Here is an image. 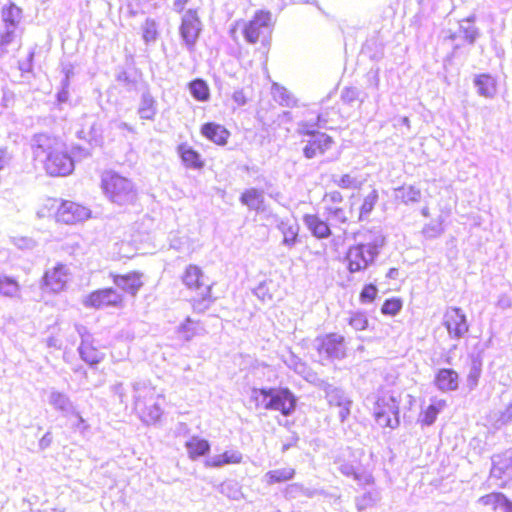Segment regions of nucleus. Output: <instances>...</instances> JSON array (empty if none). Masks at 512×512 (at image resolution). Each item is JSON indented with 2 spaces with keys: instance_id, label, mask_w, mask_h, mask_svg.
<instances>
[{
  "instance_id": "f257e3e1",
  "label": "nucleus",
  "mask_w": 512,
  "mask_h": 512,
  "mask_svg": "<svg viewBox=\"0 0 512 512\" xmlns=\"http://www.w3.org/2000/svg\"><path fill=\"white\" fill-rule=\"evenodd\" d=\"M34 146L46 154L44 169L52 177L67 176L74 170V160L66 145L57 137L38 134L34 138Z\"/></svg>"
},
{
  "instance_id": "f03ea898",
  "label": "nucleus",
  "mask_w": 512,
  "mask_h": 512,
  "mask_svg": "<svg viewBox=\"0 0 512 512\" xmlns=\"http://www.w3.org/2000/svg\"><path fill=\"white\" fill-rule=\"evenodd\" d=\"M251 401L256 409L277 411L282 416L291 415L297 404L296 396L287 387L254 388Z\"/></svg>"
},
{
  "instance_id": "7ed1b4c3",
  "label": "nucleus",
  "mask_w": 512,
  "mask_h": 512,
  "mask_svg": "<svg viewBox=\"0 0 512 512\" xmlns=\"http://www.w3.org/2000/svg\"><path fill=\"white\" fill-rule=\"evenodd\" d=\"M273 19L270 11H256L249 21H238L231 28L233 35L240 28L245 41L251 45H260L265 53L268 52L273 31Z\"/></svg>"
},
{
  "instance_id": "20e7f679",
  "label": "nucleus",
  "mask_w": 512,
  "mask_h": 512,
  "mask_svg": "<svg viewBox=\"0 0 512 512\" xmlns=\"http://www.w3.org/2000/svg\"><path fill=\"white\" fill-rule=\"evenodd\" d=\"M384 244V238L375 231H368L363 242L349 247L346 253L347 268L350 272L364 270L373 262Z\"/></svg>"
},
{
  "instance_id": "39448f33",
  "label": "nucleus",
  "mask_w": 512,
  "mask_h": 512,
  "mask_svg": "<svg viewBox=\"0 0 512 512\" xmlns=\"http://www.w3.org/2000/svg\"><path fill=\"white\" fill-rule=\"evenodd\" d=\"M182 281L191 293L189 301L195 311L203 312L215 300L211 295V285L206 282L205 275L198 265H188Z\"/></svg>"
},
{
  "instance_id": "423d86ee",
  "label": "nucleus",
  "mask_w": 512,
  "mask_h": 512,
  "mask_svg": "<svg viewBox=\"0 0 512 512\" xmlns=\"http://www.w3.org/2000/svg\"><path fill=\"white\" fill-rule=\"evenodd\" d=\"M101 188L105 196L118 205L133 203L137 197L132 181L113 170L102 173Z\"/></svg>"
},
{
  "instance_id": "0eeeda50",
  "label": "nucleus",
  "mask_w": 512,
  "mask_h": 512,
  "mask_svg": "<svg viewBox=\"0 0 512 512\" xmlns=\"http://www.w3.org/2000/svg\"><path fill=\"white\" fill-rule=\"evenodd\" d=\"M298 134L301 136L303 144V155L307 159L323 156L334 145V140L330 135L313 129L312 125L307 122L299 124Z\"/></svg>"
},
{
  "instance_id": "6e6552de",
  "label": "nucleus",
  "mask_w": 512,
  "mask_h": 512,
  "mask_svg": "<svg viewBox=\"0 0 512 512\" xmlns=\"http://www.w3.org/2000/svg\"><path fill=\"white\" fill-rule=\"evenodd\" d=\"M400 399V394L394 392L382 393L377 398L374 406V418L380 427L390 429L398 427Z\"/></svg>"
},
{
  "instance_id": "1a4fd4ad",
  "label": "nucleus",
  "mask_w": 512,
  "mask_h": 512,
  "mask_svg": "<svg viewBox=\"0 0 512 512\" xmlns=\"http://www.w3.org/2000/svg\"><path fill=\"white\" fill-rule=\"evenodd\" d=\"M125 303V297L116 288L102 287L88 293L83 304L87 308H122Z\"/></svg>"
},
{
  "instance_id": "9d476101",
  "label": "nucleus",
  "mask_w": 512,
  "mask_h": 512,
  "mask_svg": "<svg viewBox=\"0 0 512 512\" xmlns=\"http://www.w3.org/2000/svg\"><path fill=\"white\" fill-rule=\"evenodd\" d=\"M109 277L123 296L126 294L135 297L144 286V274L138 270L110 272Z\"/></svg>"
},
{
  "instance_id": "9b49d317",
  "label": "nucleus",
  "mask_w": 512,
  "mask_h": 512,
  "mask_svg": "<svg viewBox=\"0 0 512 512\" xmlns=\"http://www.w3.org/2000/svg\"><path fill=\"white\" fill-rule=\"evenodd\" d=\"M202 24L196 9L187 10L179 26V33L188 49L192 50L201 34Z\"/></svg>"
},
{
  "instance_id": "f8f14e48",
  "label": "nucleus",
  "mask_w": 512,
  "mask_h": 512,
  "mask_svg": "<svg viewBox=\"0 0 512 512\" xmlns=\"http://www.w3.org/2000/svg\"><path fill=\"white\" fill-rule=\"evenodd\" d=\"M1 18L5 24V30H0V44L5 45L12 41L15 29L22 18V10L14 3H9L2 7Z\"/></svg>"
},
{
  "instance_id": "ddd939ff",
  "label": "nucleus",
  "mask_w": 512,
  "mask_h": 512,
  "mask_svg": "<svg viewBox=\"0 0 512 512\" xmlns=\"http://www.w3.org/2000/svg\"><path fill=\"white\" fill-rule=\"evenodd\" d=\"M70 279V272L66 264L58 263L44 273L42 284L52 292L64 290Z\"/></svg>"
},
{
  "instance_id": "4468645a",
  "label": "nucleus",
  "mask_w": 512,
  "mask_h": 512,
  "mask_svg": "<svg viewBox=\"0 0 512 512\" xmlns=\"http://www.w3.org/2000/svg\"><path fill=\"white\" fill-rule=\"evenodd\" d=\"M89 215V210L85 206L62 199L56 221L64 224H76L87 219Z\"/></svg>"
},
{
  "instance_id": "2eb2a0df",
  "label": "nucleus",
  "mask_w": 512,
  "mask_h": 512,
  "mask_svg": "<svg viewBox=\"0 0 512 512\" xmlns=\"http://www.w3.org/2000/svg\"><path fill=\"white\" fill-rule=\"evenodd\" d=\"M443 324L450 337L456 339L464 336L469 329L465 314L457 307H452L446 310Z\"/></svg>"
},
{
  "instance_id": "dca6fc26",
  "label": "nucleus",
  "mask_w": 512,
  "mask_h": 512,
  "mask_svg": "<svg viewBox=\"0 0 512 512\" xmlns=\"http://www.w3.org/2000/svg\"><path fill=\"white\" fill-rule=\"evenodd\" d=\"M344 337L337 333H328L318 337L317 351L330 358H340L345 354Z\"/></svg>"
},
{
  "instance_id": "f3484780",
  "label": "nucleus",
  "mask_w": 512,
  "mask_h": 512,
  "mask_svg": "<svg viewBox=\"0 0 512 512\" xmlns=\"http://www.w3.org/2000/svg\"><path fill=\"white\" fill-rule=\"evenodd\" d=\"M490 477L499 480L501 487H505L512 480V453L499 454L494 457Z\"/></svg>"
},
{
  "instance_id": "a211bd4d",
  "label": "nucleus",
  "mask_w": 512,
  "mask_h": 512,
  "mask_svg": "<svg viewBox=\"0 0 512 512\" xmlns=\"http://www.w3.org/2000/svg\"><path fill=\"white\" fill-rule=\"evenodd\" d=\"M201 135L217 146H226L231 136L230 131L223 125L209 121L200 127Z\"/></svg>"
},
{
  "instance_id": "6ab92c4d",
  "label": "nucleus",
  "mask_w": 512,
  "mask_h": 512,
  "mask_svg": "<svg viewBox=\"0 0 512 512\" xmlns=\"http://www.w3.org/2000/svg\"><path fill=\"white\" fill-rule=\"evenodd\" d=\"M135 408L141 419L146 423L155 422L161 416V407L157 404L153 395L138 398Z\"/></svg>"
},
{
  "instance_id": "aec40b11",
  "label": "nucleus",
  "mask_w": 512,
  "mask_h": 512,
  "mask_svg": "<svg viewBox=\"0 0 512 512\" xmlns=\"http://www.w3.org/2000/svg\"><path fill=\"white\" fill-rule=\"evenodd\" d=\"M434 384L442 392L455 391L459 386V374L451 368L439 369L435 374Z\"/></svg>"
},
{
  "instance_id": "412c9836",
  "label": "nucleus",
  "mask_w": 512,
  "mask_h": 512,
  "mask_svg": "<svg viewBox=\"0 0 512 512\" xmlns=\"http://www.w3.org/2000/svg\"><path fill=\"white\" fill-rule=\"evenodd\" d=\"M177 153L185 167L200 170L205 162L201 154L187 143H181L177 146Z\"/></svg>"
},
{
  "instance_id": "4be33fe9",
  "label": "nucleus",
  "mask_w": 512,
  "mask_h": 512,
  "mask_svg": "<svg viewBox=\"0 0 512 512\" xmlns=\"http://www.w3.org/2000/svg\"><path fill=\"white\" fill-rule=\"evenodd\" d=\"M79 353L81 358L89 365H96L102 361L104 355L95 344L94 339L87 337L83 338L79 346Z\"/></svg>"
},
{
  "instance_id": "5701e85b",
  "label": "nucleus",
  "mask_w": 512,
  "mask_h": 512,
  "mask_svg": "<svg viewBox=\"0 0 512 512\" xmlns=\"http://www.w3.org/2000/svg\"><path fill=\"white\" fill-rule=\"evenodd\" d=\"M303 221L308 230L318 239L328 238L331 235V229L326 221L315 214H305Z\"/></svg>"
},
{
  "instance_id": "b1692460",
  "label": "nucleus",
  "mask_w": 512,
  "mask_h": 512,
  "mask_svg": "<svg viewBox=\"0 0 512 512\" xmlns=\"http://www.w3.org/2000/svg\"><path fill=\"white\" fill-rule=\"evenodd\" d=\"M445 407L446 401L444 399H432L431 403L428 406L420 410L418 422L422 426L432 425L436 421L438 414Z\"/></svg>"
},
{
  "instance_id": "393cba45",
  "label": "nucleus",
  "mask_w": 512,
  "mask_h": 512,
  "mask_svg": "<svg viewBox=\"0 0 512 512\" xmlns=\"http://www.w3.org/2000/svg\"><path fill=\"white\" fill-rule=\"evenodd\" d=\"M479 502L493 511L503 509L512 512V502L501 492H491L479 498Z\"/></svg>"
},
{
  "instance_id": "a878e982",
  "label": "nucleus",
  "mask_w": 512,
  "mask_h": 512,
  "mask_svg": "<svg viewBox=\"0 0 512 512\" xmlns=\"http://www.w3.org/2000/svg\"><path fill=\"white\" fill-rule=\"evenodd\" d=\"M243 460L242 454L237 450H226L221 454L206 459L205 466L218 468L224 465L240 464Z\"/></svg>"
},
{
  "instance_id": "bb28decb",
  "label": "nucleus",
  "mask_w": 512,
  "mask_h": 512,
  "mask_svg": "<svg viewBox=\"0 0 512 512\" xmlns=\"http://www.w3.org/2000/svg\"><path fill=\"white\" fill-rule=\"evenodd\" d=\"M279 229L283 236V244L289 247L296 244L300 231V226L296 219H283L279 224Z\"/></svg>"
},
{
  "instance_id": "cd10ccee",
  "label": "nucleus",
  "mask_w": 512,
  "mask_h": 512,
  "mask_svg": "<svg viewBox=\"0 0 512 512\" xmlns=\"http://www.w3.org/2000/svg\"><path fill=\"white\" fill-rule=\"evenodd\" d=\"M295 476V469L292 466L271 469L265 474L267 485H278L292 480Z\"/></svg>"
},
{
  "instance_id": "c85d7f7f",
  "label": "nucleus",
  "mask_w": 512,
  "mask_h": 512,
  "mask_svg": "<svg viewBox=\"0 0 512 512\" xmlns=\"http://www.w3.org/2000/svg\"><path fill=\"white\" fill-rule=\"evenodd\" d=\"M185 447L189 458L192 460L205 456L210 451L209 442L199 436H192L188 441H186Z\"/></svg>"
},
{
  "instance_id": "c756f323",
  "label": "nucleus",
  "mask_w": 512,
  "mask_h": 512,
  "mask_svg": "<svg viewBox=\"0 0 512 512\" xmlns=\"http://www.w3.org/2000/svg\"><path fill=\"white\" fill-rule=\"evenodd\" d=\"M61 198L46 197L38 205L37 215L39 218H51L57 219L59 208L61 207Z\"/></svg>"
},
{
  "instance_id": "7c9ffc66",
  "label": "nucleus",
  "mask_w": 512,
  "mask_h": 512,
  "mask_svg": "<svg viewBox=\"0 0 512 512\" xmlns=\"http://www.w3.org/2000/svg\"><path fill=\"white\" fill-rule=\"evenodd\" d=\"M474 83L480 95L492 98L497 92L496 80L490 74H479L475 77Z\"/></svg>"
},
{
  "instance_id": "2f4dec72",
  "label": "nucleus",
  "mask_w": 512,
  "mask_h": 512,
  "mask_svg": "<svg viewBox=\"0 0 512 512\" xmlns=\"http://www.w3.org/2000/svg\"><path fill=\"white\" fill-rule=\"evenodd\" d=\"M188 88L195 100L207 102L210 99V88L205 80L201 78L193 79L188 83Z\"/></svg>"
},
{
  "instance_id": "473e14b6",
  "label": "nucleus",
  "mask_w": 512,
  "mask_h": 512,
  "mask_svg": "<svg viewBox=\"0 0 512 512\" xmlns=\"http://www.w3.org/2000/svg\"><path fill=\"white\" fill-rule=\"evenodd\" d=\"M379 195L376 189H372L362 200L359 207V220H364L374 209Z\"/></svg>"
},
{
  "instance_id": "72a5a7b5",
  "label": "nucleus",
  "mask_w": 512,
  "mask_h": 512,
  "mask_svg": "<svg viewBox=\"0 0 512 512\" xmlns=\"http://www.w3.org/2000/svg\"><path fill=\"white\" fill-rule=\"evenodd\" d=\"M19 283L11 277L0 276V296L14 297L19 292Z\"/></svg>"
},
{
  "instance_id": "f704fd0d",
  "label": "nucleus",
  "mask_w": 512,
  "mask_h": 512,
  "mask_svg": "<svg viewBox=\"0 0 512 512\" xmlns=\"http://www.w3.org/2000/svg\"><path fill=\"white\" fill-rule=\"evenodd\" d=\"M403 307V300L400 297H391L384 300L381 305V313L385 316H396Z\"/></svg>"
},
{
  "instance_id": "c9c22d12",
  "label": "nucleus",
  "mask_w": 512,
  "mask_h": 512,
  "mask_svg": "<svg viewBox=\"0 0 512 512\" xmlns=\"http://www.w3.org/2000/svg\"><path fill=\"white\" fill-rule=\"evenodd\" d=\"M240 201L250 208H257L262 203V193L255 188L247 189L241 194Z\"/></svg>"
},
{
  "instance_id": "e433bc0d",
  "label": "nucleus",
  "mask_w": 512,
  "mask_h": 512,
  "mask_svg": "<svg viewBox=\"0 0 512 512\" xmlns=\"http://www.w3.org/2000/svg\"><path fill=\"white\" fill-rule=\"evenodd\" d=\"M348 324L356 331H364L369 326V320L364 312L354 311L348 318Z\"/></svg>"
},
{
  "instance_id": "4c0bfd02",
  "label": "nucleus",
  "mask_w": 512,
  "mask_h": 512,
  "mask_svg": "<svg viewBox=\"0 0 512 512\" xmlns=\"http://www.w3.org/2000/svg\"><path fill=\"white\" fill-rule=\"evenodd\" d=\"M378 296V288L376 285L372 283L365 284L360 293H359V301L362 304H370L373 303Z\"/></svg>"
},
{
  "instance_id": "58836bf2",
  "label": "nucleus",
  "mask_w": 512,
  "mask_h": 512,
  "mask_svg": "<svg viewBox=\"0 0 512 512\" xmlns=\"http://www.w3.org/2000/svg\"><path fill=\"white\" fill-rule=\"evenodd\" d=\"M139 114L143 119H153L156 114L155 102L152 99L144 100L139 108Z\"/></svg>"
},
{
  "instance_id": "ea45409f",
  "label": "nucleus",
  "mask_w": 512,
  "mask_h": 512,
  "mask_svg": "<svg viewBox=\"0 0 512 512\" xmlns=\"http://www.w3.org/2000/svg\"><path fill=\"white\" fill-rule=\"evenodd\" d=\"M325 212L329 217H332L342 223H346L348 221V216L344 208L329 205L325 206Z\"/></svg>"
},
{
  "instance_id": "a19ab883",
  "label": "nucleus",
  "mask_w": 512,
  "mask_h": 512,
  "mask_svg": "<svg viewBox=\"0 0 512 512\" xmlns=\"http://www.w3.org/2000/svg\"><path fill=\"white\" fill-rule=\"evenodd\" d=\"M158 32L155 22L147 21L143 27V39L145 42L155 41L157 38Z\"/></svg>"
},
{
  "instance_id": "79ce46f5",
  "label": "nucleus",
  "mask_w": 512,
  "mask_h": 512,
  "mask_svg": "<svg viewBox=\"0 0 512 512\" xmlns=\"http://www.w3.org/2000/svg\"><path fill=\"white\" fill-rule=\"evenodd\" d=\"M336 184L342 189H352L357 186V180L351 174H343L336 180Z\"/></svg>"
},
{
  "instance_id": "37998d69",
  "label": "nucleus",
  "mask_w": 512,
  "mask_h": 512,
  "mask_svg": "<svg viewBox=\"0 0 512 512\" xmlns=\"http://www.w3.org/2000/svg\"><path fill=\"white\" fill-rule=\"evenodd\" d=\"M343 201V196L338 191H331L328 193H325L323 196V202L326 204V206H329L332 204H339Z\"/></svg>"
},
{
  "instance_id": "c03bdc74",
  "label": "nucleus",
  "mask_w": 512,
  "mask_h": 512,
  "mask_svg": "<svg viewBox=\"0 0 512 512\" xmlns=\"http://www.w3.org/2000/svg\"><path fill=\"white\" fill-rule=\"evenodd\" d=\"M480 374H481L480 367L474 366L468 375V380L471 382L472 385H476V383L480 377Z\"/></svg>"
},
{
  "instance_id": "a18cd8bd",
  "label": "nucleus",
  "mask_w": 512,
  "mask_h": 512,
  "mask_svg": "<svg viewBox=\"0 0 512 512\" xmlns=\"http://www.w3.org/2000/svg\"><path fill=\"white\" fill-rule=\"evenodd\" d=\"M189 0H174V7L177 12H182Z\"/></svg>"
},
{
  "instance_id": "49530a36",
  "label": "nucleus",
  "mask_w": 512,
  "mask_h": 512,
  "mask_svg": "<svg viewBox=\"0 0 512 512\" xmlns=\"http://www.w3.org/2000/svg\"><path fill=\"white\" fill-rule=\"evenodd\" d=\"M57 100L59 102H66L68 100V91L66 89L61 90L57 94Z\"/></svg>"
},
{
  "instance_id": "de8ad7c7",
  "label": "nucleus",
  "mask_w": 512,
  "mask_h": 512,
  "mask_svg": "<svg viewBox=\"0 0 512 512\" xmlns=\"http://www.w3.org/2000/svg\"><path fill=\"white\" fill-rule=\"evenodd\" d=\"M350 404H351V401H349V400H347V401L345 402V405H344V407H343V411L341 412V418H342V420H344V419L348 416V414H349V406H350Z\"/></svg>"
},
{
  "instance_id": "09e8293b",
  "label": "nucleus",
  "mask_w": 512,
  "mask_h": 512,
  "mask_svg": "<svg viewBox=\"0 0 512 512\" xmlns=\"http://www.w3.org/2000/svg\"><path fill=\"white\" fill-rule=\"evenodd\" d=\"M327 122V118L324 117L322 114L317 115L316 123L319 126L320 124H324Z\"/></svg>"
},
{
  "instance_id": "8fccbe9b",
  "label": "nucleus",
  "mask_w": 512,
  "mask_h": 512,
  "mask_svg": "<svg viewBox=\"0 0 512 512\" xmlns=\"http://www.w3.org/2000/svg\"><path fill=\"white\" fill-rule=\"evenodd\" d=\"M395 271V269H390L388 276H391V274Z\"/></svg>"
},
{
  "instance_id": "3c124183",
  "label": "nucleus",
  "mask_w": 512,
  "mask_h": 512,
  "mask_svg": "<svg viewBox=\"0 0 512 512\" xmlns=\"http://www.w3.org/2000/svg\"><path fill=\"white\" fill-rule=\"evenodd\" d=\"M79 420H80L81 423H83V424L85 423V420L82 417H80Z\"/></svg>"
}]
</instances>
